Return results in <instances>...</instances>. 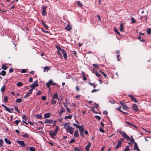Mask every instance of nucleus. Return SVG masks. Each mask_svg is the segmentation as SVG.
<instances>
[{
	"mask_svg": "<svg viewBox=\"0 0 151 151\" xmlns=\"http://www.w3.org/2000/svg\"><path fill=\"white\" fill-rule=\"evenodd\" d=\"M72 116V115H70L68 116H65L64 118L65 119H71Z\"/></svg>",
	"mask_w": 151,
	"mask_h": 151,
	"instance_id": "obj_25",
	"label": "nucleus"
},
{
	"mask_svg": "<svg viewBox=\"0 0 151 151\" xmlns=\"http://www.w3.org/2000/svg\"><path fill=\"white\" fill-rule=\"evenodd\" d=\"M131 100L132 101L136 103L137 102H138V101L134 97L132 98V99H131Z\"/></svg>",
	"mask_w": 151,
	"mask_h": 151,
	"instance_id": "obj_35",
	"label": "nucleus"
},
{
	"mask_svg": "<svg viewBox=\"0 0 151 151\" xmlns=\"http://www.w3.org/2000/svg\"><path fill=\"white\" fill-rule=\"evenodd\" d=\"M27 72V70L26 69H22L21 71V73H25Z\"/></svg>",
	"mask_w": 151,
	"mask_h": 151,
	"instance_id": "obj_59",
	"label": "nucleus"
},
{
	"mask_svg": "<svg viewBox=\"0 0 151 151\" xmlns=\"http://www.w3.org/2000/svg\"><path fill=\"white\" fill-rule=\"evenodd\" d=\"M51 116L50 113H45L44 115V117L45 118H49Z\"/></svg>",
	"mask_w": 151,
	"mask_h": 151,
	"instance_id": "obj_16",
	"label": "nucleus"
},
{
	"mask_svg": "<svg viewBox=\"0 0 151 151\" xmlns=\"http://www.w3.org/2000/svg\"><path fill=\"white\" fill-rule=\"evenodd\" d=\"M2 106L4 107L5 108V109L7 111L9 112H11L10 111V109H9V108L7 107L6 106L4 105V104L2 105Z\"/></svg>",
	"mask_w": 151,
	"mask_h": 151,
	"instance_id": "obj_19",
	"label": "nucleus"
},
{
	"mask_svg": "<svg viewBox=\"0 0 151 151\" xmlns=\"http://www.w3.org/2000/svg\"><path fill=\"white\" fill-rule=\"evenodd\" d=\"M95 107L94 106L92 107L91 109V110L92 111H93L94 113L97 114V112L95 111Z\"/></svg>",
	"mask_w": 151,
	"mask_h": 151,
	"instance_id": "obj_32",
	"label": "nucleus"
},
{
	"mask_svg": "<svg viewBox=\"0 0 151 151\" xmlns=\"http://www.w3.org/2000/svg\"><path fill=\"white\" fill-rule=\"evenodd\" d=\"M80 127L79 128H78V129H79L80 132H83L84 131V127L82 125L81 126H80Z\"/></svg>",
	"mask_w": 151,
	"mask_h": 151,
	"instance_id": "obj_27",
	"label": "nucleus"
},
{
	"mask_svg": "<svg viewBox=\"0 0 151 151\" xmlns=\"http://www.w3.org/2000/svg\"><path fill=\"white\" fill-rule=\"evenodd\" d=\"M34 85L35 86V87L38 86V85L37 84V80L35 82Z\"/></svg>",
	"mask_w": 151,
	"mask_h": 151,
	"instance_id": "obj_44",
	"label": "nucleus"
},
{
	"mask_svg": "<svg viewBox=\"0 0 151 151\" xmlns=\"http://www.w3.org/2000/svg\"><path fill=\"white\" fill-rule=\"evenodd\" d=\"M147 34L150 35L151 34V29L150 28H147Z\"/></svg>",
	"mask_w": 151,
	"mask_h": 151,
	"instance_id": "obj_28",
	"label": "nucleus"
},
{
	"mask_svg": "<svg viewBox=\"0 0 151 151\" xmlns=\"http://www.w3.org/2000/svg\"><path fill=\"white\" fill-rule=\"evenodd\" d=\"M36 116L37 118L40 119H41V118L42 117V116H41L38 114Z\"/></svg>",
	"mask_w": 151,
	"mask_h": 151,
	"instance_id": "obj_62",
	"label": "nucleus"
},
{
	"mask_svg": "<svg viewBox=\"0 0 151 151\" xmlns=\"http://www.w3.org/2000/svg\"><path fill=\"white\" fill-rule=\"evenodd\" d=\"M17 142L19 145H21L22 147H24L25 146V144L23 141L18 140L17 141Z\"/></svg>",
	"mask_w": 151,
	"mask_h": 151,
	"instance_id": "obj_7",
	"label": "nucleus"
},
{
	"mask_svg": "<svg viewBox=\"0 0 151 151\" xmlns=\"http://www.w3.org/2000/svg\"><path fill=\"white\" fill-rule=\"evenodd\" d=\"M77 3L79 6H83L82 4L79 1H77Z\"/></svg>",
	"mask_w": 151,
	"mask_h": 151,
	"instance_id": "obj_57",
	"label": "nucleus"
},
{
	"mask_svg": "<svg viewBox=\"0 0 151 151\" xmlns=\"http://www.w3.org/2000/svg\"><path fill=\"white\" fill-rule=\"evenodd\" d=\"M52 97V100L51 102L52 104H55L56 103L57 92H55L54 95H51Z\"/></svg>",
	"mask_w": 151,
	"mask_h": 151,
	"instance_id": "obj_4",
	"label": "nucleus"
},
{
	"mask_svg": "<svg viewBox=\"0 0 151 151\" xmlns=\"http://www.w3.org/2000/svg\"><path fill=\"white\" fill-rule=\"evenodd\" d=\"M129 147L127 146L126 147L125 149L124 150V151H129Z\"/></svg>",
	"mask_w": 151,
	"mask_h": 151,
	"instance_id": "obj_46",
	"label": "nucleus"
},
{
	"mask_svg": "<svg viewBox=\"0 0 151 151\" xmlns=\"http://www.w3.org/2000/svg\"><path fill=\"white\" fill-rule=\"evenodd\" d=\"M42 9H43L42 11V14L43 16H45L46 14V10H45L46 9L45 8H44V7H43Z\"/></svg>",
	"mask_w": 151,
	"mask_h": 151,
	"instance_id": "obj_21",
	"label": "nucleus"
},
{
	"mask_svg": "<svg viewBox=\"0 0 151 151\" xmlns=\"http://www.w3.org/2000/svg\"><path fill=\"white\" fill-rule=\"evenodd\" d=\"M83 81H86L87 80V78L85 77V75H83Z\"/></svg>",
	"mask_w": 151,
	"mask_h": 151,
	"instance_id": "obj_58",
	"label": "nucleus"
},
{
	"mask_svg": "<svg viewBox=\"0 0 151 151\" xmlns=\"http://www.w3.org/2000/svg\"><path fill=\"white\" fill-rule=\"evenodd\" d=\"M37 123H39V128L37 129L38 130H40V129H42L44 127L42 121H40L37 122Z\"/></svg>",
	"mask_w": 151,
	"mask_h": 151,
	"instance_id": "obj_8",
	"label": "nucleus"
},
{
	"mask_svg": "<svg viewBox=\"0 0 151 151\" xmlns=\"http://www.w3.org/2000/svg\"><path fill=\"white\" fill-rule=\"evenodd\" d=\"M73 125L74 126H75L77 128H79L80 127V126L75 124L74 123L73 124Z\"/></svg>",
	"mask_w": 151,
	"mask_h": 151,
	"instance_id": "obj_54",
	"label": "nucleus"
},
{
	"mask_svg": "<svg viewBox=\"0 0 151 151\" xmlns=\"http://www.w3.org/2000/svg\"><path fill=\"white\" fill-rule=\"evenodd\" d=\"M52 80H50L49 81V82L48 83H46V85L47 86V87L49 88L50 87V85L52 84Z\"/></svg>",
	"mask_w": 151,
	"mask_h": 151,
	"instance_id": "obj_13",
	"label": "nucleus"
},
{
	"mask_svg": "<svg viewBox=\"0 0 151 151\" xmlns=\"http://www.w3.org/2000/svg\"><path fill=\"white\" fill-rule=\"evenodd\" d=\"M30 86L31 87V88L30 89H31L32 91H33V89L35 87V86L33 84L31 85Z\"/></svg>",
	"mask_w": 151,
	"mask_h": 151,
	"instance_id": "obj_39",
	"label": "nucleus"
},
{
	"mask_svg": "<svg viewBox=\"0 0 151 151\" xmlns=\"http://www.w3.org/2000/svg\"><path fill=\"white\" fill-rule=\"evenodd\" d=\"M98 89H93L92 91H91V93H93V92H96L97 91H98Z\"/></svg>",
	"mask_w": 151,
	"mask_h": 151,
	"instance_id": "obj_64",
	"label": "nucleus"
},
{
	"mask_svg": "<svg viewBox=\"0 0 151 151\" xmlns=\"http://www.w3.org/2000/svg\"><path fill=\"white\" fill-rule=\"evenodd\" d=\"M120 30L121 32L123 31V24L122 23H120Z\"/></svg>",
	"mask_w": 151,
	"mask_h": 151,
	"instance_id": "obj_23",
	"label": "nucleus"
},
{
	"mask_svg": "<svg viewBox=\"0 0 151 151\" xmlns=\"http://www.w3.org/2000/svg\"><path fill=\"white\" fill-rule=\"evenodd\" d=\"M41 99L43 100H45L46 99V96H43L42 97Z\"/></svg>",
	"mask_w": 151,
	"mask_h": 151,
	"instance_id": "obj_49",
	"label": "nucleus"
},
{
	"mask_svg": "<svg viewBox=\"0 0 151 151\" xmlns=\"http://www.w3.org/2000/svg\"><path fill=\"white\" fill-rule=\"evenodd\" d=\"M5 89V86H2L1 88V91L2 92L3 91H4Z\"/></svg>",
	"mask_w": 151,
	"mask_h": 151,
	"instance_id": "obj_40",
	"label": "nucleus"
},
{
	"mask_svg": "<svg viewBox=\"0 0 151 151\" xmlns=\"http://www.w3.org/2000/svg\"><path fill=\"white\" fill-rule=\"evenodd\" d=\"M75 142V139L74 138H73L69 142V143L70 144L73 143Z\"/></svg>",
	"mask_w": 151,
	"mask_h": 151,
	"instance_id": "obj_52",
	"label": "nucleus"
},
{
	"mask_svg": "<svg viewBox=\"0 0 151 151\" xmlns=\"http://www.w3.org/2000/svg\"><path fill=\"white\" fill-rule=\"evenodd\" d=\"M91 144L90 143H89L88 144V145H86L85 147V149H89V148L91 146Z\"/></svg>",
	"mask_w": 151,
	"mask_h": 151,
	"instance_id": "obj_29",
	"label": "nucleus"
},
{
	"mask_svg": "<svg viewBox=\"0 0 151 151\" xmlns=\"http://www.w3.org/2000/svg\"><path fill=\"white\" fill-rule=\"evenodd\" d=\"M120 103L121 104L123 109L126 110L128 109L127 106L123 101H121Z\"/></svg>",
	"mask_w": 151,
	"mask_h": 151,
	"instance_id": "obj_5",
	"label": "nucleus"
},
{
	"mask_svg": "<svg viewBox=\"0 0 151 151\" xmlns=\"http://www.w3.org/2000/svg\"><path fill=\"white\" fill-rule=\"evenodd\" d=\"M125 123V124H126L128 125L129 126H133V127H134L135 128H137V127L136 126H135V125H134L132 123H131L129 122L126 121Z\"/></svg>",
	"mask_w": 151,
	"mask_h": 151,
	"instance_id": "obj_11",
	"label": "nucleus"
},
{
	"mask_svg": "<svg viewBox=\"0 0 151 151\" xmlns=\"http://www.w3.org/2000/svg\"><path fill=\"white\" fill-rule=\"evenodd\" d=\"M65 60H66L68 58L67 53L65 50L63 48H62L60 46L57 45V55L61 59H63V57Z\"/></svg>",
	"mask_w": 151,
	"mask_h": 151,
	"instance_id": "obj_1",
	"label": "nucleus"
},
{
	"mask_svg": "<svg viewBox=\"0 0 151 151\" xmlns=\"http://www.w3.org/2000/svg\"><path fill=\"white\" fill-rule=\"evenodd\" d=\"M114 30L116 33L117 34L119 35L120 33L118 31V30L116 28H114Z\"/></svg>",
	"mask_w": 151,
	"mask_h": 151,
	"instance_id": "obj_33",
	"label": "nucleus"
},
{
	"mask_svg": "<svg viewBox=\"0 0 151 151\" xmlns=\"http://www.w3.org/2000/svg\"><path fill=\"white\" fill-rule=\"evenodd\" d=\"M14 70L12 68H10L9 69V72L12 73L13 72Z\"/></svg>",
	"mask_w": 151,
	"mask_h": 151,
	"instance_id": "obj_60",
	"label": "nucleus"
},
{
	"mask_svg": "<svg viewBox=\"0 0 151 151\" xmlns=\"http://www.w3.org/2000/svg\"><path fill=\"white\" fill-rule=\"evenodd\" d=\"M21 122V121L20 120H16L15 122V123L16 124V125H17L19 123Z\"/></svg>",
	"mask_w": 151,
	"mask_h": 151,
	"instance_id": "obj_45",
	"label": "nucleus"
},
{
	"mask_svg": "<svg viewBox=\"0 0 151 151\" xmlns=\"http://www.w3.org/2000/svg\"><path fill=\"white\" fill-rule=\"evenodd\" d=\"M132 108L135 111L137 112L139 111V109H138V106L136 104H133Z\"/></svg>",
	"mask_w": 151,
	"mask_h": 151,
	"instance_id": "obj_6",
	"label": "nucleus"
},
{
	"mask_svg": "<svg viewBox=\"0 0 151 151\" xmlns=\"http://www.w3.org/2000/svg\"><path fill=\"white\" fill-rule=\"evenodd\" d=\"M22 84H23V83L21 82H18L17 84V85L18 86H21Z\"/></svg>",
	"mask_w": 151,
	"mask_h": 151,
	"instance_id": "obj_43",
	"label": "nucleus"
},
{
	"mask_svg": "<svg viewBox=\"0 0 151 151\" xmlns=\"http://www.w3.org/2000/svg\"><path fill=\"white\" fill-rule=\"evenodd\" d=\"M122 142L120 140L118 141V143L115 147V149H117L118 148L120 147L122 144Z\"/></svg>",
	"mask_w": 151,
	"mask_h": 151,
	"instance_id": "obj_9",
	"label": "nucleus"
},
{
	"mask_svg": "<svg viewBox=\"0 0 151 151\" xmlns=\"http://www.w3.org/2000/svg\"><path fill=\"white\" fill-rule=\"evenodd\" d=\"M131 22L132 23H134L136 22V21L133 18V17H132L131 18Z\"/></svg>",
	"mask_w": 151,
	"mask_h": 151,
	"instance_id": "obj_42",
	"label": "nucleus"
},
{
	"mask_svg": "<svg viewBox=\"0 0 151 151\" xmlns=\"http://www.w3.org/2000/svg\"><path fill=\"white\" fill-rule=\"evenodd\" d=\"M4 141L8 144L10 145L11 144V142L8 139L6 138H5Z\"/></svg>",
	"mask_w": 151,
	"mask_h": 151,
	"instance_id": "obj_22",
	"label": "nucleus"
},
{
	"mask_svg": "<svg viewBox=\"0 0 151 151\" xmlns=\"http://www.w3.org/2000/svg\"><path fill=\"white\" fill-rule=\"evenodd\" d=\"M119 56H120V55L119 54L117 55L116 57H117L118 61H119L120 60V59L119 58Z\"/></svg>",
	"mask_w": 151,
	"mask_h": 151,
	"instance_id": "obj_61",
	"label": "nucleus"
},
{
	"mask_svg": "<svg viewBox=\"0 0 151 151\" xmlns=\"http://www.w3.org/2000/svg\"><path fill=\"white\" fill-rule=\"evenodd\" d=\"M3 142V140L2 139H0V147H2V143Z\"/></svg>",
	"mask_w": 151,
	"mask_h": 151,
	"instance_id": "obj_41",
	"label": "nucleus"
},
{
	"mask_svg": "<svg viewBox=\"0 0 151 151\" xmlns=\"http://www.w3.org/2000/svg\"><path fill=\"white\" fill-rule=\"evenodd\" d=\"M99 131L102 133H104L105 132L104 130L101 127L99 128Z\"/></svg>",
	"mask_w": 151,
	"mask_h": 151,
	"instance_id": "obj_50",
	"label": "nucleus"
},
{
	"mask_svg": "<svg viewBox=\"0 0 151 151\" xmlns=\"http://www.w3.org/2000/svg\"><path fill=\"white\" fill-rule=\"evenodd\" d=\"M93 65L95 68H98L99 67V66L97 64H93Z\"/></svg>",
	"mask_w": 151,
	"mask_h": 151,
	"instance_id": "obj_63",
	"label": "nucleus"
},
{
	"mask_svg": "<svg viewBox=\"0 0 151 151\" xmlns=\"http://www.w3.org/2000/svg\"><path fill=\"white\" fill-rule=\"evenodd\" d=\"M139 149L138 145L137 144V143L136 142H134V150L138 149Z\"/></svg>",
	"mask_w": 151,
	"mask_h": 151,
	"instance_id": "obj_18",
	"label": "nucleus"
},
{
	"mask_svg": "<svg viewBox=\"0 0 151 151\" xmlns=\"http://www.w3.org/2000/svg\"><path fill=\"white\" fill-rule=\"evenodd\" d=\"M32 91L31 89H29V90L28 92L27 93L26 95L24 96V97L26 98L27 96H29L31 94Z\"/></svg>",
	"mask_w": 151,
	"mask_h": 151,
	"instance_id": "obj_12",
	"label": "nucleus"
},
{
	"mask_svg": "<svg viewBox=\"0 0 151 151\" xmlns=\"http://www.w3.org/2000/svg\"><path fill=\"white\" fill-rule=\"evenodd\" d=\"M65 28L67 30L70 31L72 27L70 25L68 24L66 26Z\"/></svg>",
	"mask_w": 151,
	"mask_h": 151,
	"instance_id": "obj_17",
	"label": "nucleus"
},
{
	"mask_svg": "<svg viewBox=\"0 0 151 151\" xmlns=\"http://www.w3.org/2000/svg\"><path fill=\"white\" fill-rule=\"evenodd\" d=\"M130 140V141L132 143H134V138L132 136L131 137V139L130 140Z\"/></svg>",
	"mask_w": 151,
	"mask_h": 151,
	"instance_id": "obj_48",
	"label": "nucleus"
},
{
	"mask_svg": "<svg viewBox=\"0 0 151 151\" xmlns=\"http://www.w3.org/2000/svg\"><path fill=\"white\" fill-rule=\"evenodd\" d=\"M93 73L95 74V75H96V76L98 77H100L101 76V75L99 74V73H97V72H94V71H93Z\"/></svg>",
	"mask_w": 151,
	"mask_h": 151,
	"instance_id": "obj_31",
	"label": "nucleus"
},
{
	"mask_svg": "<svg viewBox=\"0 0 151 151\" xmlns=\"http://www.w3.org/2000/svg\"><path fill=\"white\" fill-rule=\"evenodd\" d=\"M122 134L124 138H126L127 140H129V137L128 136L126 133L124 132H122Z\"/></svg>",
	"mask_w": 151,
	"mask_h": 151,
	"instance_id": "obj_10",
	"label": "nucleus"
},
{
	"mask_svg": "<svg viewBox=\"0 0 151 151\" xmlns=\"http://www.w3.org/2000/svg\"><path fill=\"white\" fill-rule=\"evenodd\" d=\"M138 39L141 41H144L145 40H143L142 39V37L140 36H139L138 37Z\"/></svg>",
	"mask_w": 151,
	"mask_h": 151,
	"instance_id": "obj_51",
	"label": "nucleus"
},
{
	"mask_svg": "<svg viewBox=\"0 0 151 151\" xmlns=\"http://www.w3.org/2000/svg\"><path fill=\"white\" fill-rule=\"evenodd\" d=\"M1 73L2 76H4L6 74V71L4 70H2Z\"/></svg>",
	"mask_w": 151,
	"mask_h": 151,
	"instance_id": "obj_34",
	"label": "nucleus"
},
{
	"mask_svg": "<svg viewBox=\"0 0 151 151\" xmlns=\"http://www.w3.org/2000/svg\"><path fill=\"white\" fill-rule=\"evenodd\" d=\"M22 137L25 138H28L29 136L27 133H25V134L22 135Z\"/></svg>",
	"mask_w": 151,
	"mask_h": 151,
	"instance_id": "obj_37",
	"label": "nucleus"
},
{
	"mask_svg": "<svg viewBox=\"0 0 151 151\" xmlns=\"http://www.w3.org/2000/svg\"><path fill=\"white\" fill-rule=\"evenodd\" d=\"M46 124H52L53 122V121L52 120L46 119L45 120L44 122Z\"/></svg>",
	"mask_w": 151,
	"mask_h": 151,
	"instance_id": "obj_14",
	"label": "nucleus"
},
{
	"mask_svg": "<svg viewBox=\"0 0 151 151\" xmlns=\"http://www.w3.org/2000/svg\"><path fill=\"white\" fill-rule=\"evenodd\" d=\"M79 136V133H78V129H77L75 131L74 136L75 138H77Z\"/></svg>",
	"mask_w": 151,
	"mask_h": 151,
	"instance_id": "obj_15",
	"label": "nucleus"
},
{
	"mask_svg": "<svg viewBox=\"0 0 151 151\" xmlns=\"http://www.w3.org/2000/svg\"><path fill=\"white\" fill-rule=\"evenodd\" d=\"M80 134L81 136H82L83 137H84V134H83V132H80Z\"/></svg>",
	"mask_w": 151,
	"mask_h": 151,
	"instance_id": "obj_56",
	"label": "nucleus"
},
{
	"mask_svg": "<svg viewBox=\"0 0 151 151\" xmlns=\"http://www.w3.org/2000/svg\"><path fill=\"white\" fill-rule=\"evenodd\" d=\"M95 117L99 120H100L101 119V117L100 116L98 115L95 116Z\"/></svg>",
	"mask_w": 151,
	"mask_h": 151,
	"instance_id": "obj_53",
	"label": "nucleus"
},
{
	"mask_svg": "<svg viewBox=\"0 0 151 151\" xmlns=\"http://www.w3.org/2000/svg\"><path fill=\"white\" fill-rule=\"evenodd\" d=\"M1 67H2L1 68L3 69L4 70H6L9 67V66H6V65H5L3 64L1 65Z\"/></svg>",
	"mask_w": 151,
	"mask_h": 151,
	"instance_id": "obj_24",
	"label": "nucleus"
},
{
	"mask_svg": "<svg viewBox=\"0 0 151 151\" xmlns=\"http://www.w3.org/2000/svg\"><path fill=\"white\" fill-rule=\"evenodd\" d=\"M29 150L30 151H35V149L34 147H30Z\"/></svg>",
	"mask_w": 151,
	"mask_h": 151,
	"instance_id": "obj_55",
	"label": "nucleus"
},
{
	"mask_svg": "<svg viewBox=\"0 0 151 151\" xmlns=\"http://www.w3.org/2000/svg\"><path fill=\"white\" fill-rule=\"evenodd\" d=\"M44 72H45L46 70H48L50 69L49 67L48 66H46L44 68Z\"/></svg>",
	"mask_w": 151,
	"mask_h": 151,
	"instance_id": "obj_36",
	"label": "nucleus"
},
{
	"mask_svg": "<svg viewBox=\"0 0 151 151\" xmlns=\"http://www.w3.org/2000/svg\"><path fill=\"white\" fill-rule=\"evenodd\" d=\"M41 23L42 25L45 27L47 29L48 28V27L47 25L45 23H44L43 21H42Z\"/></svg>",
	"mask_w": 151,
	"mask_h": 151,
	"instance_id": "obj_20",
	"label": "nucleus"
},
{
	"mask_svg": "<svg viewBox=\"0 0 151 151\" xmlns=\"http://www.w3.org/2000/svg\"><path fill=\"white\" fill-rule=\"evenodd\" d=\"M49 134L52 138L54 139V136L57 134V127L55 129V131L51 130L49 132Z\"/></svg>",
	"mask_w": 151,
	"mask_h": 151,
	"instance_id": "obj_3",
	"label": "nucleus"
},
{
	"mask_svg": "<svg viewBox=\"0 0 151 151\" xmlns=\"http://www.w3.org/2000/svg\"><path fill=\"white\" fill-rule=\"evenodd\" d=\"M22 101V99L20 98L17 99H16V102L17 103H19Z\"/></svg>",
	"mask_w": 151,
	"mask_h": 151,
	"instance_id": "obj_30",
	"label": "nucleus"
},
{
	"mask_svg": "<svg viewBox=\"0 0 151 151\" xmlns=\"http://www.w3.org/2000/svg\"><path fill=\"white\" fill-rule=\"evenodd\" d=\"M65 112V110L63 109H61L60 110V112H59L60 115H61L62 114V113Z\"/></svg>",
	"mask_w": 151,
	"mask_h": 151,
	"instance_id": "obj_47",
	"label": "nucleus"
},
{
	"mask_svg": "<svg viewBox=\"0 0 151 151\" xmlns=\"http://www.w3.org/2000/svg\"><path fill=\"white\" fill-rule=\"evenodd\" d=\"M63 128L65 129L66 132L70 134H73L74 129L72 127H70L69 123H65L64 125Z\"/></svg>",
	"mask_w": 151,
	"mask_h": 151,
	"instance_id": "obj_2",
	"label": "nucleus"
},
{
	"mask_svg": "<svg viewBox=\"0 0 151 151\" xmlns=\"http://www.w3.org/2000/svg\"><path fill=\"white\" fill-rule=\"evenodd\" d=\"M74 150L75 151H82L81 148H79L78 147H75L74 148Z\"/></svg>",
	"mask_w": 151,
	"mask_h": 151,
	"instance_id": "obj_26",
	"label": "nucleus"
},
{
	"mask_svg": "<svg viewBox=\"0 0 151 151\" xmlns=\"http://www.w3.org/2000/svg\"><path fill=\"white\" fill-rule=\"evenodd\" d=\"M4 101L5 103H6L8 101V97L6 96H5L4 97Z\"/></svg>",
	"mask_w": 151,
	"mask_h": 151,
	"instance_id": "obj_38",
	"label": "nucleus"
}]
</instances>
